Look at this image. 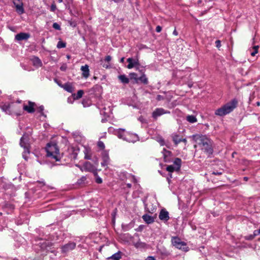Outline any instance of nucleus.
Here are the masks:
<instances>
[{"label":"nucleus","instance_id":"3","mask_svg":"<svg viewBox=\"0 0 260 260\" xmlns=\"http://www.w3.org/2000/svg\"><path fill=\"white\" fill-rule=\"evenodd\" d=\"M46 151L47 156L55 159L56 161H59L62 157L59 153V149L56 143H48L46 147Z\"/></svg>","mask_w":260,"mask_h":260},{"label":"nucleus","instance_id":"11","mask_svg":"<svg viewBox=\"0 0 260 260\" xmlns=\"http://www.w3.org/2000/svg\"><path fill=\"white\" fill-rule=\"evenodd\" d=\"M170 112L169 111H166L163 108H156L152 113V117L156 119L158 117L160 116L161 115L165 114H169Z\"/></svg>","mask_w":260,"mask_h":260},{"label":"nucleus","instance_id":"62","mask_svg":"<svg viewBox=\"0 0 260 260\" xmlns=\"http://www.w3.org/2000/svg\"><path fill=\"white\" fill-rule=\"evenodd\" d=\"M235 153H236V152H233V154H232V156H235V154H234Z\"/></svg>","mask_w":260,"mask_h":260},{"label":"nucleus","instance_id":"58","mask_svg":"<svg viewBox=\"0 0 260 260\" xmlns=\"http://www.w3.org/2000/svg\"><path fill=\"white\" fill-rule=\"evenodd\" d=\"M126 186H127V187H128V188H131V187H132V184H130V183H127V184H126Z\"/></svg>","mask_w":260,"mask_h":260},{"label":"nucleus","instance_id":"57","mask_svg":"<svg viewBox=\"0 0 260 260\" xmlns=\"http://www.w3.org/2000/svg\"><path fill=\"white\" fill-rule=\"evenodd\" d=\"M243 180H244V181H248V178L247 177H244L243 178Z\"/></svg>","mask_w":260,"mask_h":260},{"label":"nucleus","instance_id":"61","mask_svg":"<svg viewBox=\"0 0 260 260\" xmlns=\"http://www.w3.org/2000/svg\"><path fill=\"white\" fill-rule=\"evenodd\" d=\"M63 0H58V3H61L62 2Z\"/></svg>","mask_w":260,"mask_h":260},{"label":"nucleus","instance_id":"47","mask_svg":"<svg viewBox=\"0 0 260 260\" xmlns=\"http://www.w3.org/2000/svg\"><path fill=\"white\" fill-rule=\"evenodd\" d=\"M212 174L215 175H220L222 173L221 172L213 171Z\"/></svg>","mask_w":260,"mask_h":260},{"label":"nucleus","instance_id":"6","mask_svg":"<svg viewBox=\"0 0 260 260\" xmlns=\"http://www.w3.org/2000/svg\"><path fill=\"white\" fill-rule=\"evenodd\" d=\"M182 160L180 158L176 157L173 161V165L167 166L166 170L172 173L174 171H179L180 170Z\"/></svg>","mask_w":260,"mask_h":260},{"label":"nucleus","instance_id":"5","mask_svg":"<svg viewBox=\"0 0 260 260\" xmlns=\"http://www.w3.org/2000/svg\"><path fill=\"white\" fill-rule=\"evenodd\" d=\"M94 164L95 166L93 165L89 161L85 162L83 164L84 171L85 172H91L94 176H98L96 166H98L99 162L97 158H95Z\"/></svg>","mask_w":260,"mask_h":260},{"label":"nucleus","instance_id":"44","mask_svg":"<svg viewBox=\"0 0 260 260\" xmlns=\"http://www.w3.org/2000/svg\"><path fill=\"white\" fill-rule=\"evenodd\" d=\"M215 44L217 48H219L221 46V42L220 40H216L215 41Z\"/></svg>","mask_w":260,"mask_h":260},{"label":"nucleus","instance_id":"63","mask_svg":"<svg viewBox=\"0 0 260 260\" xmlns=\"http://www.w3.org/2000/svg\"><path fill=\"white\" fill-rule=\"evenodd\" d=\"M235 153H236V152H233V154H232V156H235V154H234Z\"/></svg>","mask_w":260,"mask_h":260},{"label":"nucleus","instance_id":"21","mask_svg":"<svg viewBox=\"0 0 260 260\" xmlns=\"http://www.w3.org/2000/svg\"><path fill=\"white\" fill-rule=\"evenodd\" d=\"M172 140L175 145H177L179 143L181 142V139L180 136L177 134H173L171 136Z\"/></svg>","mask_w":260,"mask_h":260},{"label":"nucleus","instance_id":"45","mask_svg":"<svg viewBox=\"0 0 260 260\" xmlns=\"http://www.w3.org/2000/svg\"><path fill=\"white\" fill-rule=\"evenodd\" d=\"M172 178V173H169L168 174V176L167 178V181L168 183L170 184L171 182V179Z\"/></svg>","mask_w":260,"mask_h":260},{"label":"nucleus","instance_id":"56","mask_svg":"<svg viewBox=\"0 0 260 260\" xmlns=\"http://www.w3.org/2000/svg\"><path fill=\"white\" fill-rule=\"evenodd\" d=\"M124 61V57H122L120 60V62L121 63H123Z\"/></svg>","mask_w":260,"mask_h":260},{"label":"nucleus","instance_id":"54","mask_svg":"<svg viewBox=\"0 0 260 260\" xmlns=\"http://www.w3.org/2000/svg\"><path fill=\"white\" fill-rule=\"evenodd\" d=\"M181 141V142L184 143L185 145H186V144L187 143V140L185 138H182Z\"/></svg>","mask_w":260,"mask_h":260},{"label":"nucleus","instance_id":"52","mask_svg":"<svg viewBox=\"0 0 260 260\" xmlns=\"http://www.w3.org/2000/svg\"><path fill=\"white\" fill-rule=\"evenodd\" d=\"M76 166H77L78 168H79L80 169V170H81V171H82V172H83V171H84L83 166V167H81V166H80V165H76Z\"/></svg>","mask_w":260,"mask_h":260},{"label":"nucleus","instance_id":"38","mask_svg":"<svg viewBox=\"0 0 260 260\" xmlns=\"http://www.w3.org/2000/svg\"><path fill=\"white\" fill-rule=\"evenodd\" d=\"M73 149V152H72V153L71 154V157L75 159L77 157V155H78L77 150H75L74 149Z\"/></svg>","mask_w":260,"mask_h":260},{"label":"nucleus","instance_id":"16","mask_svg":"<svg viewBox=\"0 0 260 260\" xmlns=\"http://www.w3.org/2000/svg\"><path fill=\"white\" fill-rule=\"evenodd\" d=\"M102 160L103 161L101 162L102 167H105L107 166L110 161V158L107 152H103L102 154Z\"/></svg>","mask_w":260,"mask_h":260},{"label":"nucleus","instance_id":"17","mask_svg":"<svg viewBox=\"0 0 260 260\" xmlns=\"http://www.w3.org/2000/svg\"><path fill=\"white\" fill-rule=\"evenodd\" d=\"M82 71V76L85 78H87L89 76V66L87 64L83 66L81 68Z\"/></svg>","mask_w":260,"mask_h":260},{"label":"nucleus","instance_id":"31","mask_svg":"<svg viewBox=\"0 0 260 260\" xmlns=\"http://www.w3.org/2000/svg\"><path fill=\"white\" fill-rule=\"evenodd\" d=\"M86 180V177L83 176L78 180L77 183L79 185L84 184Z\"/></svg>","mask_w":260,"mask_h":260},{"label":"nucleus","instance_id":"22","mask_svg":"<svg viewBox=\"0 0 260 260\" xmlns=\"http://www.w3.org/2000/svg\"><path fill=\"white\" fill-rule=\"evenodd\" d=\"M62 88H63L67 91L70 93H72L74 91V88L72 86V84L69 82H67L63 84V85L62 86Z\"/></svg>","mask_w":260,"mask_h":260},{"label":"nucleus","instance_id":"18","mask_svg":"<svg viewBox=\"0 0 260 260\" xmlns=\"http://www.w3.org/2000/svg\"><path fill=\"white\" fill-rule=\"evenodd\" d=\"M31 61L32 62L33 66L37 68L41 67L43 65L42 61L38 57L33 56L31 58Z\"/></svg>","mask_w":260,"mask_h":260},{"label":"nucleus","instance_id":"4","mask_svg":"<svg viewBox=\"0 0 260 260\" xmlns=\"http://www.w3.org/2000/svg\"><path fill=\"white\" fill-rule=\"evenodd\" d=\"M172 244L176 248L183 250L184 251H188V247L186 246L185 242L182 241L178 237H172L171 239Z\"/></svg>","mask_w":260,"mask_h":260},{"label":"nucleus","instance_id":"8","mask_svg":"<svg viewBox=\"0 0 260 260\" xmlns=\"http://www.w3.org/2000/svg\"><path fill=\"white\" fill-rule=\"evenodd\" d=\"M13 3L17 13L21 15L24 13L22 0H13Z\"/></svg>","mask_w":260,"mask_h":260},{"label":"nucleus","instance_id":"9","mask_svg":"<svg viewBox=\"0 0 260 260\" xmlns=\"http://www.w3.org/2000/svg\"><path fill=\"white\" fill-rule=\"evenodd\" d=\"M29 140V138L28 135L24 134L20 140V146L23 147L24 149L30 148Z\"/></svg>","mask_w":260,"mask_h":260},{"label":"nucleus","instance_id":"51","mask_svg":"<svg viewBox=\"0 0 260 260\" xmlns=\"http://www.w3.org/2000/svg\"><path fill=\"white\" fill-rule=\"evenodd\" d=\"M38 183L41 184L40 187H43L45 185V183L44 181H38Z\"/></svg>","mask_w":260,"mask_h":260},{"label":"nucleus","instance_id":"42","mask_svg":"<svg viewBox=\"0 0 260 260\" xmlns=\"http://www.w3.org/2000/svg\"><path fill=\"white\" fill-rule=\"evenodd\" d=\"M44 110V108L43 106H40L38 109V112L40 113L42 115H44L43 111Z\"/></svg>","mask_w":260,"mask_h":260},{"label":"nucleus","instance_id":"28","mask_svg":"<svg viewBox=\"0 0 260 260\" xmlns=\"http://www.w3.org/2000/svg\"><path fill=\"white\" fill-rule=\"evenodd\" d=\"M84 94V91L83 90H79L77 91V93L76 94L74 93L72 95L73 96L74 100H78L82 98L83 96V94Z\"/></svg>","mask_w":260,"mask_h":260},{"label":"nucleus","instance_id":"49","mask_svg":"<svg viewBox=\"0 0 260 260\" xmlns=\"http://www.w3.org/2000/svg\"><path fill=\"white\" fill-rule=\"evenodd\" d=\"M111 60V57L110 55H107L105 57V60L106 61H110Z\"/></svg>","mask_w":260,"mask_h":260},{"label":"nucleus","instance_id":"30","mask_svg":"<svg viewBox=\"0 0 260 260\" xmlns=\"http://www.w3.org/2000/svg\"><path fill=\"white\" fill-rule=\"evenodd\" d=\"M29 149L30 148L24 149V151L22 153V157L26 160H27L28 158V155L30 153Z\"/></svg>","mask_w":260,"mask_h":260},{"label":"nucleus","instance_id":"36","mask_svg":"<svg viewBox=\"0 0 260 260\" xmlns=\"http://www.w3.org/2000/svg\"><path fill=\"white\" fill-rule=\"evenodd\" d=\"M97 145H98V147L99 148H100L101 149L103 150L105 149V144L102 141H98Z\"/></svg>","mask_w":260,"mask_h":260},{"label":"nucleus","instance_id":"27","mask_svg":"<svg viewBox=\"0 0 260 260\" xmlns=\"http://www.w3.org/2000/svg\"><path fill=\"white\" fill-rule=\"evenodd\" d=\"M141 81L144 84H147L148 83V80L145 74L143 73L142 76L138 78V81Z\"/></svg>","mask_w":260,"mask_h":260},{"label":"nucleus","instance_id":"41","mask_svg":"<svg viewBox=\"0 0 260 260\" xmlns=\"http://www.w3.org/2000/svg\"><path fill=\"white\" fill-rule=\"evenodd\" d=\"M84 154H85L84 158L85 159H91V155H88V153H87V149H86L85 150Z\"/></svg>","mask_w":260,"mask_h":260},{"label":"nucleus","instance_id":"12","mask_svg":"<svg viewBox=\"0 0 260 260\" xmlns=\"http://www.w3.org/2000/svg\"><path fill=\"white\" fill-rule=\"evenodd\" d=\"M158 217L161 221L165 222H167L170 219L168 211L166 209H162L159 212Z\"/></svg>","mask_w":260,"mask_h":260},{"label":"nucleus","instance_id":"33","mask_svg":"<svg viewBox=\"0 0 260 260\" xmlns=\"http://www.w3.org/2000/svg\"><path fill=\"white\" fill-rule=\"evenodd\" d=\"M256 236V235H255V231H253V234H251L249 235H248L245 237V239L247 240H253L255 237Z\"/></svg>","mask_w":260,"mask_h":260},{"label":"nucleus","instance_id":"59","mask_svg":"<svg viewBox=\"0 0 260 260\" xmlns=\"http://www.w3.org/2000/svg\"><path fill=\"white\" fill-rule=\"evenodd\" d=\"M70 24H71V25H72L74 27H75L76 26V24H74V23H71Z\"/></svg>","mask_w":260,"mask_h":260},{"label":"nucleus","instance_id":"64","mask_svg":"<svg viewBox=\"0 0 260 260\" xmlns=\"http://www.w3.org/2000/svg\"><path fill=\"white\" fill-rule=\"evenodd\" d=\"M13 260H18V259L15 258V259H13Z\"/></svg>","mask_w":260,"mask_h":260},{"label":"nucleus","instance_id":"37","mask_svg":"<svg viewBox=\"0 0 260 260\" xmlns=\"http://www.w3.org/2000/svg\"><path fill=\"white\" fill-rule=\"evenodd\" d=\"M52 27L56 30H60L61 29L60 25L56 22L53 23Z\"/></svg>","mask_w":260,"mask_h":260},{"label":"nucleus","instance_id":"20","mask_svg":"<svg viewBox=\"0 0 260 260\" xmlns=\"http://www.w3.org/2000/svg\"><path fill=\"white\" fill-rule=\"evenodd\" d=\"M142 218L145 221V222L147 224L152 223L154 221V217L147 214L143 215L142 216Z\"/></svg>","mask_w":260,"mask_h":260},{"label":"nucleus","instance_id":"15","mask_svg":"<svg viewBox=\"0 0 260 260\" xmlns=\"http://www.w3.org/2000/svg\"><path fill=\"white\" fill-rule=\"evenodd\" d=\"M30 37L29 33L20 32L15 36V39L17 41H21L23 40H27Z\"/></svg>","mask_w":260,"mask_h":260},{"label":"nucleus","instance_id":"25","mask_svg":"<svg viewBox=\"0 0 260 260\" xmlns=\"http://www.w3.org/2000/svg\"><path fill=\"white\" fill-rule=\"evenodd\" d=\"M1 109L6 114H11L10 105H4L0 107Z\"/></svg>","mask_w":260,"mask_h":260},{"label":"nucleus","instance_id":"13","mask_svg":"<svg viewBox=\"0 0 260 260\" xmlns=\"http://www.w3.org/2000/svg\"><path fill=\"white\" fill-rule=\"evenodd\" d=\"M127 61L128 62L127 68L128 69H132L134 67L139 65V61L138 55L136 56V58H128L127 59Z\"/></svg>","mask_w":260,"mask_h":260},{"label":"nucleus","instance_id":"34","mask_svg":"<svg viewBox=\"0 0 260 260\" xmlns=\"http://www.w3.org/2000/svg\"><path fill=\"white\" fill-rule=\"evenodd\" d=\"M66 46V43L62 41H59L57 44V47L58 48H65Z\"/></svg>","mask_w":260,"mask_h":260},{"label":"nucleus","instance_id":"35","mask_svg":"<svg viewBox=\"0 0 260 260\" xmlns=\"http://www.w3.org/2000/svg\"><path fill=\"white\" fill-rule=\"evenodd\" d=\"M129 76L131 79H133L136 81V82H138V77L137 74L135 73H132L129 74Z\"/></svg>","mask_w":260,"mask_h":260},{"label":"nucleus","instance_id":"32","mask_svg":"<svg viewBox=\"0 0 260 260\" xmlns=\"http://www.w3.org/2000/svg\"><path fill=\"white\" fill-rule=\"evenodd\" d=\"M134 245L136 248H143L146 246V244L139 241L136 243Z\"/></svg>","mask_w":260,"mask_h":260},{"label":"nucleus","instance_id":"1","mask_svg":"<svg viewBox=\"0 0 260 260\" xmlns=\"http://www.w3.org/2000/svg\"><path fill=\"white\" fill-rule=\"evenodd\" d=\"M192 138L201 149L210 157L213 152V141L205 135H193Z\"/></svg>","mask_w":260,"mask_h":260},{"label":"nucleus","instance_id":"53","mask_svg":"<svg viewBox=\"0 0 260 260\" xmlns=\"http://www.w3.org/2000/svg\"><path fill=\"white\" fill-rule=\"evenodd\" d=\"M55 81L60 87H62L63 84H61L60 81H57L56 79L55 80Z\"/></svg>","mask_w":260,"mask_h":260},{"label":"nucleus","instance_id":"55","mask_svg":"<svg viewBox=\"0 0 260 260\" xmlns=\"http://www.w3.org/2000/svg\"><path fill=\"white\" fill-rule=\"evenodd\" d=\"M173 35H174L175 36H177L178 35V32L177 31V30L176 29H175L174 31H173Z\"/></svg>","mask_w":260,"mask_h":260},{"label":"nucleus","instance_id":"40","mask_svg":"<svg viewBox=\"0 0 260 260\" xmlns=\"http://www.w3.org/2000/svg\"><path fill=\"white\" fill-rule=\"evenodd\" d=\"M56 10V6L54 2H53L50 7V11L52 12H55Z\"/></svg>","mask_w":260,"mask_h":260},{"label":"nucleus","instance_id":"19","mask_svg":"<svg viewBox=\"0 0 260 260\" xmlns=\"http://www.w3.org/2000/svg\"><path fill=\"white\" fill-rule=\"evenodd\" d=\"M125 129L123 128H119L115 130V134L120 139H122L123 140H125Z\"/></svg>","mask_w":260,"mask_h":260},{"label":"nucleus","instance_id":"2","mask_svg":"<svg viewBox=\"0 0 260 260\" xmlns=\"http://www.w3.org/2000/svg\"><path fill=\"white\" fill-rule=\"evenodd\" d=\"M237 104V100L234 99L221 108L217 109L215 112V114L218 116H223L229 114L236 108Z\"/></svg>","mask_w":260,"mask_h":260},{"label":"nucleus","instance_id":"24","mask_svg":"<svg viewBox=\"0 0 260 260\" xmlns=\"http://www.w3.org/2000/svg\"><path fill=\"white\" fill-rule=\"evenodd\" d=\"M119 80L123 84H127L129 82V79L125 75H120L118 77Z\"/></svg>","mask_w":260,"mask_h":260},{"label":"nucleus","instance_id":"60","mask_svg":"<svg viewBox=\"0 0 260 260\" xmlns=\"http://www.w3.org/2000/svg\"><path fill=\"white\" fill-rule=\"evenodd\" d=\"M60 70H61V71H64L65 69H64L62 67H61L60 68Z\"/></svg>","mask_w":260,"mask_h":260},{"label":"nucleus","instance_id":"10","mask_svg":"<svg viewBox=\"0 0 260 260\" xmlns=\"http://www.w3.org/2000/svg\"><path fill=\"white\" fill-rule=\"evenodd\" d=\"M76 246V244L73 242H70L68 243L63 245L61 248V252L62 253H67L75 248Z\"/></svg>","mask_w":260,"mask_h":260},{"label":"nucleus","instance_id":"29","mask_svg":"<svg viewBox=\"0 0 260 260\" xmlns=\"http://www.w3.org/2000/svg\"><path fill=\"white\" fill-rule=\"evenodd\" d=\"M186 120L190 123H193L197 121V119L194 115H187L186 116Z\"/></svg>","mask_w":260,"mask_h":260},{"label":"nucleus","instance_id":"39","mask_svg":"<svg viewBox=\"0 0 260 260\" xmlns=\"http://www.w3.org/2000/svg\"><path fill=\"white\" fill-rule=\"evenodd\" d=\"M258 46H255L253 48L254 49V51L251 52L250 54L251 56H255V55L258 52Z\"/></svg>","mask_w":260,"mask_h":260},{"label":"nucleus","instance_id":"7","mask_svg":"<svg viewBox=\"0 0 260 260\" xmlns=\"http://www.w3.org/2000/svg\"><path fill=\"white\" fill-rule=\"evenodd\" d=\"M161 153L163 155L164 161L165 162L170 163L173 161V154L171 151L167 150L166 148H164Z\"/></svg>","mask_w":260,"mask_h":260},{"label":"nucleus","instance_id":"43","mask_svg":"<svg viewBox=\"0 0 260 260\" xmlns=\"http://www.w3.org/2000/svg\"><path fill=\"white\" fill-rule=\"evenodd\" d=\"M158 142L161 146L167 145L165 143L164 139L160 138L158 140Z\"/></svg>","mask_w":260,"mask_h":260},{"label":"nucleus","instance_id":"26","mask_svg":"<svg viewBox=\"0 0 260 260\" xmlns=\"http://www.w3.org/2000/svg\"><path fill=\"white\" fill-rule=\"evenodd\" d=\"M158 252L162 256H167L170 254V252L165 248H158Z\"/></svg>","mask_w":260,"mask_h":260},{"label":"nucleus","instance_id":"23","mask_svg":"<svg viewBox=\"0 0 260 260\" xmlns=\"http://www.w3.org/2000/svg\"><path fill=\"white\" fill-rule=\"evenodd\" d=\"M121 252L119 251L107 259V260H119L121 258Z\"/></svg>","mask_w":260,"mask_h":260},{"label":"nucleus","instance_id":"46","mask_svg":"<svg viewBox=\"0 0 260 260\" xmlns=\"http://www.w3.org/2000/svg\"><path fill=\"white\" fill-rule=\"evenodd\" d=\"M96 182L98 184H101L102 183V179L100 177H98L96 178Z\"/></svg>","mask_w":260,"mask_h":260},{"label":"nucleus","instance_id":"48","mask_svg":"<svg viewBox=\"0 0 260 260\" xmlns=\"http://www.w3.org/2000/svg\"><path fill=\"white\" fill-rule=\"evenodd\" d=\"M161 29H162V28L159 25L157 26L156 27V31L157 32H160Z\"/></svg>","mask_w":260,"mask_h":260},{"label":"nucleus","instance_id":"50","mask_svg":"<svg viewBox=\"0 0 260 260\" xmlns=\"http://www.w3.org/2000/svg\"><path fill=\"white\" fill-rule=\"evenodd\" d=\"M146 260H155L154 257L152 256H149L147 257V258L146 259Z\"/></svg>","mask_w":260,"mask_h":260},{"label":"nucleus","instance_id":"14","mask_svg":"<svg viewBox=\"0 0 260 260\" xmlns=\"http://www.w3.org/2000/svg\"><path fill=\"white\" fill-rule=\"evenodd\" d=\"M36 104L34 102L28 101V105H24L23 109L28 113H32L35 111V106Z\"/></svg>","mask_w":260,"mask_h":260}]
</instances>
